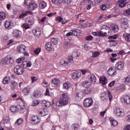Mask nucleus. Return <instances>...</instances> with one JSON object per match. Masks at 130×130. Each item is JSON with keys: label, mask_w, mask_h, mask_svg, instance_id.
I'll use <instances>...</instances> for the list:
<instances>
[{"label": "nucleus", "mask_w": 130, "mask_h": 130, "mask_svg": "<svg viewBox=\"0 0 130 130\" xmlns=\"http://www.w3.org/2000/svg\"><path fill=\"white\" fill-rule=\"evenodd\" d=\"M107 35H108L107 31H103L102 30L99 31V36H101L102 37H105V36H107Z\"/></svg>", "instance_id": "43"}, {"label": "nucleus", "mask_w": 130, "mask_h": 130, "mask_svg": "<svg viewBox=\"0 0 130 130\" xmlns=\"http://www.w3.org/2000/svg\"><path fill=\"white\" fill-rule=\"evenodd\" d=\"M83 86L86 89L91 87V82L88 81H85L83 82Z\"/></svg>", "instance_id": "34"}, {"label": "nucleus", "mask_w": 130, "mask_h": 130, "mask_svg": "<svg viewBox=\"0 0 130 130\" xmlns=\"http://www.w3.org/2000/svg\"><path fill=\"white\" fill-rule=\"evenodd\" d=\"M111 29L112 31L116 33V32L118 31V25L116 24L112 23L111 24Z\"/></svg>", "instance_id": "26"}, {"label": "nucleus", "mask_w": 130, "mask_h": 130, "mask_svg": "<svg viewBox=\"0 0 130 130\" xmlns=\"http://www.w3.org/2000/svg\"><path fill=\"white\" fill-rule=\"evenodd\" d=\"M10 82H11V77L10 76H7L3 78V83L4 85H7Z\"/></svg>", "instance_id": "29"}, {"label": "nucleus", "mask_w": 130, "mask_h": 130, "mask_svg": "<svg viewBox=\"0 0 130 130\" xmlns=\"http://www.w3.org/2000/svg\"><path fill=\"white\" fill-rule=\"evenodd\" d=\"M83 92L77 93L76 96L77 101H81L83 98Z\"/></svg>", "instance_id": "33"}, {"label": "nucleus", "mask_w": 130, "mask_h": 130, "mask_svg": "<svg viewBox=\"0 0 130 130\" xmlns=\"http://www.w3.org/2000/svg\"><path fill=\"white\" fill-rule=\"evenodd\" d=\"M51 42H52V43L53 44H57V43H58V41H57V40H56V39H55V38H52L51 39Z\"/></svg>", "instance_id": "57"}, {"label": "nucleus", "mask_w": 130, "mask_h": 130, "mask_svg": "<svg viewBox=\"0 0 130 130\" xmlns=\"http://www.w3.org/2000/svg\"><path fill=\"white\" fill-rule=\"evenodd\" d=\"M101 30L102 31H103L104 32H107L108 34V35H110L111 34L110 33V28L107 25H103L101 27Z\"/></svg>", "instance_id": "19"}, {"label": "nucleus", "mask_w": 130, "mask_h": 130, "mask_svg": "<svg viewBox=\"0 0 130 130\" xmlns=\"http://www.w3.org/2000/svg\"><path fill=\"white\" fill-rule=\"evenodd\" d=\"M37 7H38V6L37 5V3H35L34 2H31L29 5V10L30 11H34L35 9H37Z\"/></svg>", "instance_id": "25"}, {"label": "nucleus", "mask_w": 130, "mask_h": 130, "mask_svg": "<svg viewBox=\"0 0 130 130\" xmlns=\"http://www.w3.org/2000/svg\"><path fill=\"white\" fill-rule=\"evenodd\" d=\"M32 33L36 37H39L41 35V30L39 28H36L32 30Z\"/></svg>", "instance_id": "18"}, {"label": "nucleus", "mask_w": 130, "mask_h": 130, "mask_svg": "<svg viewBox=\"0 0 130 130\" xmlns=\"http://www.w3.org/2000/svg\"><path fill=\"white\" fill-rule=\"evenodd\" d=\"M30 88L29 86L26 87L24 89L22 90V92L25 95V96H27L29 93H30Z\"/></svg>", "instance_id": "32"}, {"label": "nucleus", "mask_w": 130, "mask_h": 130, "mask_svg": "<svg viewBox=\"0 0 130 130\" xmlns=\"http://www.w3.org/2000/svg\"><path fill=\"white\" fill-rule=\"evenodd\" d=\"M13 35L16 38H19L22 36V32L18 29L13 30Z\"/></svg>", "instance_id": "20"}, {"label": "nucleus", "mask_w": 130, "mask_h": 130, "mask_svg": "<svg viewBox=\"0 0 130 130\" xmlns=\"http://www.w3.org/2000/svg\"><path fill=\"white\" fill-rule=\"evenodd\" d=\"M40 121H41L40 118L37 115H33L30 118V123L34 125L39 124V123H40Z\"/></svg>", "instance_id": "5"}, {"label": "nucleus", "mask_w": 130, "mask_h": 130, "mask_svg": "<svg viewBox=\"0 0 130 130\" xmlns=\"http://www.w3.org/2000/svg\"><path fill=\"white\" fill-rule=\"evenodd\" d=\"M39 114L41 115V116H45V115H47V114H48V109H43L42 111L41 110H40Z\"/></svg>", "instance_id": "23"}, {"label": "nucleus", "mask_w": 130, "mask_h": 130, "mask_svg": "<svg viewBox=\"0 0 130 130\" xmlns=\"http://www.w3.org/2000/svg\"><path fill=\"white\" fill-rule=\"evenodd\" d=\"M81 77V73L79 71H76L72 74V78L77 80Z\"/></svg>", "instance_id": "24"}, {"label": "nucleus", "mask_w": 130, "mask_h": 130, "mask_svg": "<svg viewBox=\"0 0 130 130\" xmlns=\"http://www.w3.org/2000/svg\"><path fill=\"white\" fill-rule=\"evenodd\" d=\"M88 79L90 81L91 84H95L96 83V76L93 74H89L88 76Z\"/></svg>", "instance_id": "21"}, {"label": "nucleus", "mask_w": 130, "mask_h": 130, "mask_svg": "<svg viewBox=\"0 0 130 130\" xmlns=\"http://www.w3.org/2000/svg\"><path fill=\"white\" fill-rule=\"evenodd\" d=\"M100 55V52L99 51H95L92 53V57H98Z\"/></svg>", "instance_id": "52"}, {"label": "nucleus", "mask_w": 130, "mask_h": 130, "mask_svg": "<svg viewBox=\"0 0 130 130\" xmlns=\"http://www.w3.org/2000/svg\"><path fill=\"white\" fill-rule=\"evenodd\" d=\"M103 20V15H101L98 19H96V22H99L100 23H101L102 22V20Z\"/></svg>", "instance_id": "58"}, {"label": "nucleus", "mask_w": 130, "mask_h": 130, "mask_svg": "<svg viewBox=\"0 0 130 130\" xmlns=\"http://www.w3.org/2000/svg\"><path fill=\"white\" fill-rule=\"evenodd\" d=\"M31 83H34V82L37 81L38 78L35 76H32L31 77Z\"/></svg>", "instance_id": "62"}, {"label": "nucleus", "mask_w": 130, "mask_h": 130, "mask_svg": "<svg viewBox=\"0 0 130 130\" xmlns=\"http://www.w3.org/2000/svg\"><path fill=\"white\" fill-rule=\"evenodd\" d=\"M42 104H44L45 107H50V105H51L50 102H46L45 100L42 101Z\"/></svg>", "instance_id": "48"}, {"label": "nucleus", "mask_w": 130, "mask_h": 130, "mask_svg": "<svg viewBox=\"0 0 130 130\" xmlns=\"http://www.w3.org/2000/svg\"><path fill=\"white\" fill-rule=\"evenodd\" d=\"M118 3L120 8H123V7H125V6H126V3L124 0H119Z\"/></svg>", "instance_id": "36"}, {"label": "nucleus", "mask_w": 130, "mask_h": 130, "mask_svg": "<svg viewBox=\"0 0 130 130\" xmlns=\"http://www.w3.org/2000/svg\"><path fill=\"white\" fill-rule=\"evenodd\" d=\"M114 113L117 117H123L124 116V110L121 108H117L115 109Z\"/></svg>", "instance_id": "6"}, {"label": "nucleus", "mask_w": 130, "mask_h": 130, "mask_svg": "<svg viewBox=\"0 0 130 130\" xmlns=\"http://www.w3.org/2000/svg\"><path fill=\"white\" fill-rule=\"evenodd\" d=\"M1 63L3 66L7 65V66H11V64H13L14 63V59L11 56L8 55L4 59L1 60Z\"/></svg>", "instance_id": "2"}, {"label": "nucleus", "mask_w": 130, "mask_h": 130, "mask_svg": "<svg viewBox=\"0 0 130 130\" xmlns=\"http://www.w3.org/2000/svg\"><path fill=\"white\" fill-rule=\"evenodd\" d=\"M63 20V19L61 18L60 16H58L56 18V20L58 21V22H59V23H60V22H62Z\"/></svg>", "instance_id": "60"}, {"label": "nucleus", "mask_w": 130, "mask_h": 130, "mask_svg": "<svg viewBox=\"0 0 130 130\" xmlns=\"http://www.w3.org/2000/svg\"><path fill=\"white\" fill-rule=\"evenodd\" d=\"M120 100L124 105H130V97L128 95H122L120 99Z\"/></svg>", "instance_id": "8"}, {"label": "nucleus", "mask_w": 130, "mask_h": 130, "mask_svg": "<svg viewBox=\"0 0 130 130\" xmlns=\"http://www.w3.org/2000/svg\"><path fill=\"white\" fill-rule=\"evenodd\" d=\"M13 42H14V40L11 39V40H9L7 41V42L6 43L7 45H10V44H12V43H13Z\"/></svg>", "instance_id": "64"}, {"label": "nucleus", "mask_w": 130, "mask_h": 130, "mask_svg": "<svg viewBox=\"0 0 130 130\" xmlns=\"http://www.w3.org/2000/svg\"><path fill=\"white\" fill-rule=\"evenodd\" d=\"M10 38H9V37L7 36H4V37H3L2 38V41L3 42H4V43H7V41L8 40H9Z\"/></svg>", "instance_id": "49"}, {"label": "nucleus", "mask_w": 130, "mask_h": 130, "mask_svg": "<svg viewBox=\"0 0 130 130\" xmlns=\"http://www.w3.org/2000/svg\"><path fill=\"white\" fill-rule=\"evenodd\" d=\"M3 122L5 127H8L11 125V124L10 123V118L8 116H4Z\"/></svg>", "instance_id": "14"}, {"label": "nucleus", "mask_w": 130, "mask_h": 130, "mask_svg": "<svg viewBox=\"0 0 130 130\" xmlns=\"http://www.w3.org/2000/svg\"><path fill=\"white\" fill-rule=\"evenodd\" d=\"M43 94L40 91L35 90L33 93V96L36 99H39V98H41Z\"/></svg>", "instance_id": "17"}, {"label": "nucleus", "mask_w": 130, "mask_h": 130, "mask_svg": "<svg viewBox=\"0 0 130 130\" xmlns=\"http://www.w3.org/2000/svg\"><path fill=\"white\" fill-rule=\"evenodd\" d=\"M101 98L103 101H104V100H107L108 98L109 99V101H111V100H112L113 96L111 92L109 91H106L101 94Z\"/></svg>", "instance_id": "3"}, {"label": "nucleus", "mask_w": 130, "mask_h": 130, "mask_svg": "<svg viewBox=\"0 0 130 130\" xmlns=\"http://www.w3.org/2000/svg\"><path fill=\"white\" fill-rule=\"evenodd\" d=\"M73 31V35H75V36H80V35H81V30L79 29H74Z\"/></svg>", "instance_id": "44"}, {"label": "nucleus", "mask_w": 130, "mask_h": 130, "mask_svg": "<svg viewBox=\"0 0 130 130\" xmlns=\"http://www.w3.org/2000/svg\"><path fill=\"white\" fill-rule=\"evenodd\" d=\"M107 8V7H106V5H105L104 4L100 6L101 10H102V11H105V10H106Z\"/></svg>", "instance_id": "59"}, {"label": "nucleus", "mask_w": 130, "mask_h": 130, "mask_svg": "<svg viewBox=\"0 0 130 130\" xmlns=\"http://www.w3.org/2000/svg\"><path fill=\"white\" fill-rule=\"evenodd\" d=\"M72 127L73 129L78 130V128H79V124H73L72 125Z\"/></svg>", "instance_id": "54"}, {"label": "nucleus", "mask_w": 130, "mask_h": 130, "mask_svg": "<svg viewBox=\"0 0 130 130\" xmlns=\"http://www.w3.org/2000/svg\"><path fill=\"white\" fill-rule=\"evenodd\" d=\"M18 106L17 107L16 106H12L11 107H10V111L13 113L17 112L18 111Z\"/></svg>", "instance_id": "39"}, {"label": "nucleus", "mask_w": 130, "mask_h": 130, "mask_svg": "<svg viewBox=\"0 0 130 130\" xmlns=\"http://www.w3.org/2000/svg\"><path fill=\"white\" fill-rule=\"evenodd\" d=\"M121 27L123 29H126L128 27V20L126 18H123V21L121 23Z\"/></svg>", "instance_id": "15"}, {"label": "nucleus", "mask_w": 130, "mask_h": 130, "mask_svg": "<svg viewBox=\"0 0 130 130\" xmlns=\"http://www.w3.org/2000/svg\"><path fill=\"white\" fill-rule=\"evenodd\" d=\"M23 27L25 29H30V24L27 23H25L23 24Z\"/></svg>", "instance_id": "53"}, {"label": "nucleus", "mask_w": 130, "mask_h": 130, "mask_svg": "<svg viewBox=\"0 0 130 130\" xmlns=\"http://www.w3.org/2000/svg\"><path fill=\"white\" fill-rule=\"evenodd\" d=\"M73 44H74L73 41H70V40L65 41L63 44V47L65 48V49H68V48L72 47Z\"/></svg>", "instance_id": "11"}, {"label": "nucleus", "mask_w": 130, "mask_h": 130, "mask_svg": "<svg viewBox=\"0 0 130 130\" xmlns=\"http://www.w3.org/2000/svg\"><path fill=\"white\" fill-rule=\"evenodd\" d=\"M35 54L36 55H38L40 52H41V48H36L34 51Z\"/></svg>", "instance_id": "50"}, {"label": "nucleus", "mask_w": 130, "mask_h": 130, "mask_svg": "<svg viewBox=\"0 0 130 130\" xmlns=\"http://www.w3.org/2000/svg\"><path fill=\"white\" fill-rule=\"evenodd\" d=\"M109 121L112 126H116L117 124H118V122H117V121L114 119V118H113V117L110 118Z\"/></svg>", "instance_id": "28"}, {"label": "nucleus", "mask_w": 130, "mask_h": 130, "mask_svg": "<svg viewBox=\"0 0 130 130\" xmlns=\"http://www.w3.org/2000/svg\"><path fill=\"white\" fill-rule=\"evenodd\" d=\"M14 71L16 75H23L25 70L20 66H16L14 69Z\"/></svg>", "instance_id": "9"}, {"label": "nucleus", "mask_w": 130, "mask_h": 130, "mask_svg": "<svg viewBox=\"0 0 130 130\" xmlns=\"http://www.w3.org/2000/svg\"><path fill=\"white\" fill-rule=\"evenodd\" d=\"M85 39L88 41H91V40H93V36L91 35L88 36L86 37Z\"/></svg>", "instance_id": "55"}, {"label": "nucleus", "mask_w": 130, "mask_h": 130, "mask_svg": "<svg viewBox=\"0 0 130 130\" xmlns=\"http://www.w3.org/2000/svg\"><path fill=\"white\" fill-rule=\"evenodd\" d=\"M7 15L4 12H0V21H4L6 19Z\"/></svg>", "instance_id": "42"}, {"label": "nucleus", "mask_w": 130, "mask_h": 130, "mask_svg": "<svg viewBox=\"0 0 130 130\" xmlns=\"http://www.w3.org/2000/svg\"><path fill=\"white\" fill-rule=\"evenodd\" d=\"M107 74L110 76V77H114L117 75V71H116V69H115V68L111 67L107 71Z\"/></svg>", "instance_id": "10"}, {"label": "nucleus", "mask_w": 130, "mask_h": 130, "mask_svg": "<svg viewBox=\"0 0 130 130\" xmlns=\"http://www.w3.org/2000/svg\"><path fill=\"white\" fill-rule=\"evenodd\" d=\"M68 62L66 61V60L62 59L60 61V63L61 66H63L65 68H69V64H71L74 62V60H73V56H69L68 57Z\"/></svg>", "instance_id": "4"}, {"label": "nucleus", "mask_w": 130, "mask_h": 130, "mask_svg": "<svg viewBox=\"0 0 130 130\" xmlns=\"http://www.w3.org/2000/svg\"><path fill=\"white\" fill-rule=\"evenodd\" d=\"M17 50L20 53H23L25 56H29V53L26 50V46L24 45H19L17 47Z\"/></svg>", "instance_id": "7"}, {"label": "nucleus", "mask_w": 130, "mask_h": 130, "mask_svg": "<svg viewBox=\"0 0 130 130\" xmlns=\"http://www.w3.org/2000/svg\"><path fill=\"white\" fill-rule=\"evenodd\" d=\"M25 22L29 23L31 26L34 24V18L32 17L29 16L25 19Z\"/></svg>", "instance_id": "27"}, {"label": "nucleus", "mask_w": 130, "mask_h": 130, "mask_svg": "<svg viewBox=\"0 0 130 130\" xmlns=\"http://www.w3.org/2000/svg\"><path fill=\"white\" fill-rule=\"evenodd\" d=\"M45 48L48 51H51L52 48H53V46H52L51 43H48L46 44Z\"/></svg>", "instance_id": "31"}, {"label": "nucleus", "mask_w": 130, "mask_h": 130, "mask_svg": "<svg viewBox=\"0 0 130 130\" xmlns=\"http://www.w3.org/2000/svg\"><path fill=\"white\" fill-rule=\"evenodd\" d=\"M123 36L126 41H127V42H130V34H124Z\"/></svg>", "instance_id": "47"}, {"label": "nucleus", "mask_w": 130, "mask_h": 130, "mask_svg": "<svg viewBox=\"0 0 130 130\" xmlns=\"http://www.w3.org/2000/svg\"><path fill=\"white\" fill-rule=\"evenodd\" d=\"M26 111L27 108H26V106H25V104L18 105V111L19 113L23 114V113H25V112H26Z\"/></svg>", "instance_id": "13"}, {"label": "nucleus", "mask_w": 130, "mask_h": 130, "mask_svg": "<svg viewBox=\"0 0 130 130\" xmlns=\"http://www.w3.org/2000/svg\"><path fill=\"white\" fill-rule=\"evenodd\" d=\"M23 121H24V119L22 118L18 119L15 123V125H20L23 123Z\"/></svg>", "instance_id": "41"}, {"label": "nucleus", "mask_w": 130, "mask_h": 130, "mask_svg": "<svg viewBox=\"0 0 130 130\" xmlns=\"http://www.w3.org/2000/svg\"><path fill=\"white\" fill-rule=\"evenodd\" d=\"M11 86H12V87H13V88H16V87H17V86H18V83H17V82H16V81H13L11 83Z\"/></svg>", "instance_id": "63"}, {"label": "nucleus", "mask_w": 130, "mask_h": 130, "mask_svg": "<svg viewBox=\"0 0 130 130\" xmlns=\"http://www.w3.org/2000/svg\"><path fill=\"white\" fill-rule=\"evenodd\" d=\"M40 103L38 100H34L31 103V106L33 107L37 106Z\"/></svg>", "instance_id": "46"}, {"label": "nucleus", "mask_w": 130, "mask_h": 130, "mask_svg": "<svg viewBox=\"0 0 130 130\" xmlns=\"http://www.w3.org/2000/svg\"><path fill=\"white\" fill-rule=\"evenodd\" d=\"M32 0H24V4L25 6H29L31 4Z\"/></svg>", "instance_id": "56"}, {"label": "nucleus", "mask_w": 130, "mask_h": 130, "mask_svg": "<svg viewBox=\"0 0 130 130\" xmlns=\"http://www.w3.org/2000/svg\"><path fill=\"white\" fill-rule=\"evenodd\" d=\"M122 83H124V84H129L130 83V75L128 77L123 78L122 80Z\"/></svg>", "instance_id": "38"}, {"label": "nucleus", "mask_w": 130, "mask_h": 130, "mask_svg": "<svg viewBox=\"0 0 130 130\" xmlns=\"http://www.w3.org/2000/svg\"><path fill=\"white\" fill-rule=\"evenodd\" d=\"M23 60H25L24 56L21 57L20 58H19L18 59H17L16 60V62H17V63H21V62H22V61H23Z\"/></svg>", "instance_id": "51"}, {"label": "nucleus", "mask_w": 130, "mask_h": 130, "mask_svg": "<svg viewBox=\"0 0 130 130\" xmlns=\"http://www.w3.org/2000/svg\"><path fill=\"white\" fill-rule=\"evenodd\" d=\"M100 83L102 85H106L107 84V79L104 76H102L100 78Z\"/></svg>", "instance_id": "30"}, {"label": "nucleus", "mask_w": 130, "mask_h": 130, "mask_svg": "<svg viewBox=\"0 0 130 130\" xmlns=\"http://www.w3.org/2000/svg\"><path fill=\"white\" fill-rule=\"evenodd\" d=\"M39 6L41 9H45L47 6V4L45 2L42 1L40 2Z\"/></svg>", "instance_id": "35"}, {"label": "nucleus", "mask_w": 130, "mask_h": 130, "mask_svg": "<svg viewBox=\"0 0 130 130\" xmlns=\"http://www.w3.org/2000/svg\"><path fill=\"white\" fill-rule=\"evenodd\" d=\"M70 100V95L68 93H64L61 95V100L56 103V106L58 107L62 105H67Z\"/></svg>", "instance_id": "1"}, {"label": "nucleus", "mask_w": 130, "mask_h": 130, "mask_svg": "<svg viewBox=\"0 0 130 130\" xmlns=\"http://www.w3.org/2000/svg\"><path fill=\"white\" fill-rule=\"evenodd\" d=\"M115 67L118 70H122V69H123V67H124V63L122 61H119L116 63Z\"/></svg>", "instance_id": "22"}, {"label": "nucleus", "mask_w": 130, "mask_h": 130, "mask_svg": "<svg viewBox=\"0 0 130 130\" xmlns=\"http://www.w3.org/2000/svg\"><path fill=\"white\" fill-rule=\"evenodd\" d=\"M123 130H130V124L125 125L124 126Z\"/></svg>", "instance_id": "61"}, {"label": "nucleus", "mask_w": 130, "mask_h": 130, "mask_svg": "<svg viewBox=\"0 0 130 130\" xmlns=\"http://www.w3.org/2000/svg\"><path fill=\"white\" fill-rule=\"evenodd\" d=\"M93 104V100L91 98H88L84 100L83 105L85 107H90Z\"/></svg>", "instance_id": "12"}, {"label": "nucleus", "mask_w": 130, "mask_h": 130, "mask_svg": "<svg viewBox=\"0 0 130 130\" xmlns=\"http://www.w3.org/2000/svg\"><path fill=\"white\" fill-rule=\"evenodd\" d=\"M71 83L70 82H67L63 84V88L66 90H68V89L71 88Z\"/></svg>", "instance_id": "37"}, {"label": "nucleus", "mask_w": 130, "mask_h": 130, "mask_svg": "<svg viewBox=\"0 0 130 130\" xmlns=\"http://www.w3.org/2000/svg\"><path fill=\"white\" fill-rule=\"evenodd\" d=\"M59 79L57 78H54L52 80V83L53 84L54 86H58V85H59Z\"/></svg>", "instance_id": "40"}, {"label": "nucleus", "mask_w": 130, "mask_h": 130, "mask_svg": "<svg viewBox=\"0 0 130 130\" xmlns=\"http://www.w3.org/2000/svg\"><path fill=\"white\" fill-rule=\"evenodd\" d=\"M5 26L6 29L10 30V29H12V27H13V22L11 20H6L5 23Z\"/></svg>", "instance_id": "16"}, {"label": "nucleus", "mask_w": 130, "mask_h": 130, "mask_svg": "<svg viewBox=\"0 0 130 130\" xmlns=\"http://www.w3.org/2000/svg\"><path fill=\"white\" fill-rule=\"evenodd\" d=\"M110 42V46L111 47H112V46H116L117 45V43L114 40H109Z\"/></svg>", "instance_id": "45"}]
</instances>
